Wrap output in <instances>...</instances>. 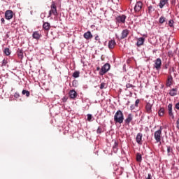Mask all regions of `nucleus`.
<instances>
[{
	"label": "nucleus",
	"mask_w": 179,
	"mask_h": 179,
	"mask_svg": "<svg viewBox=\"0 0 179 179\" xmlns=\"http://www.w3.org/2000/svg\"><path fill=\"white\" fill-rule=\"evenodd\" d=\"M114 122L115 124H122L124 122V113L121 110H118L115 113Z\"/></svg>",
	"instance_id": "nucleus-1"
},
{
	"label": "nucleus",
	"mask_w": 179,
	"mask_h": 179,
	"mask_svg": "<svg viewBox=\"0 0 179 179\" xmlns=\"http://www.w3.org/2000/svg\"><path fill=\"white\" fill-rule=\"evenodd\" d=\"M50 10L49 11V15L48 17H51V16H58V11L57 10V6L55 5V2L52 1L50 6Z\"/></svg>",
	"instance_id": "nucleus-2"
},
{
	"label": "nucleus",
	"mask_w": 179,
	"mask_h": 179,
	"mask_svg": "<svg viewBox=\"0 0 179 179\" xmlns=\"http://www.w3.org/2000/svg\"><path fill=\"white\" fill-rule=\"evenodd\" d=\"M162 131H163V128L162 127H160L159 129L157 130L154 133V138H155L157 143H159V142H160V141H162Z\"/></svg>",
	"instance_id": "nucleus-3"
},
{
	"label": "nucleus",
	"mask_w": 179,
	"mask_h": 179,
	"mask_svg": "<svg viewBox=\"0 0 179 179\" xmlns=\"http://www.w3.org/2000/svg\"><path fill=\"white\" fill-rule=\"evenodd\" d=\"M110 64L106 63L105 64L101 69V71H99V75H101V76H103V75H106V73L108 71H110Z\"/></svg>",
	"instance_id": "nucleus-4"
},
{
	"label": "nucleus",
	"mask_w": 179,
	"mask_h": 179,
	"mask_svg": "<svg viewBox=\"0 0 179 179\" xmlns=\"http://www.w3.org/2000/svg\"><path fill=\"white\" fill-rule=\"evenodd\" d=\"M116 23H125V20H127V15H117L115 17Z\"/></svg>",
	"instance_id": "nucleus-5"
},
{
	"label": "nucleus",
	"mask_w": 179,
	"mask_h": 179,
	"mask_svg": "<svg viewBox=\"0 0 179 179\" xmlns=\"http://www.w3.org/2000/svg\"><path fill=\"white\" fill-rule=\"evenodd\" d=\"M155 64L154 66L157 71H160L162 69V59L157 58L154 61Z\"/></svg>",
	"instance_id": "nucleus-6"
},
{
	"label": "nucleus",
	"mask_w": 179,
	"mask_h": 179,
	"mask_svg": "<svg viewBox=\"0 0 179 179\" xmlns=\"http://www.w3.org/2000/svg\"><path fill=\"white\" fill-rule=\"evenodd\" d=\"M5 17L7 20H10L13 17V11L8 10L5 13Z\"/></svg>",
	"instance_id": "nucleus-7"
},
{
	"label": "nucleus",
	"mask_w": 179,
	"mask_h": 179,
	"mask_svg": "<svg viewBox=\"0 0 179 179\" xmlns=\"http://www.w3.org/2000/svg\"><path fill=\"white\" fill-rule=\"evenodd\" d=\"M168 114L171 116L172 120H174V113H173V103L168 105Z\"/></svg>",
	"instance_id": "nucleus-8"
},
{
	"label": "nucleus",
	"mask_w": 179,
	"mask_h": 179,
	"mask_svg": "<svg viewBox=\"0 0 179 179\" xmlns=\"http://www.w3.org/2000/svg\"><path fill=\"white\" fill-rule=\"evenodd\" d=\"M134 120V115H132V114L129 113L127 118L124 120V124H126V125H129V124H131V122Z\"/></svg>",
	"instance_id": "nucleus-9"
},
{
	"label": "nucleus",
	"mask_w": 179,
	"mask_h": 179,
	"mask_svg": "<svg viewBox=\"0 0 179 179\" xmlns=\"http://www.w3.org/2000/svg\"><path fill=\"white\" fill-rule=\"evenodd\" d=\"M143 5V4L142 3V1H137L134 6L135 12H139V10H141V9H142Z\"/></svg>",
	"instance_id": "nucleus-10"
},
{
	"label": "nucleus",
	"mask_w": 179,
	"mask_h": 179,
	"mask_svg": "<svg viewBox=\"0 0 179 179\" xmlns=\"http://www.w3.org/2000/svg\"><path fill=\"white\" fill-rule=\"evenodd\" d=\"M143 137V134H142V133L137 134V136L136 138V142L138 143V145H142Z\"/></svg>",
	"instance_id": "nucleus-11"
},
{
	"label": "nucleus",
	"mask_w": 179,
	"mask_h": 179,
	"mask_svg": "<svg viewBox=\"0 0 179 179\" xmlns=\"http://www.w3.org/2000/svg\"><path fill=\"white\" fill-rule=\"evenodd\" d=\"M69 95L70 99L75 100V99H76V97L78 96V92H76V91L72 90H70Z\"/></svg>",
	"instance_id": "nucleus-12"
},
{
	"label": "nucleus",
	"mask_w": 179,
	"mask_h": 179,
	"mask_svg": "<svg viewBox=\"0 0 179 179\" xmlns=\"http://www.w3.org/2000/svg\"><path fill=\"white\" fill-rule=\"evenodd\" d=\"M145 44V38L140 37L137 38L136 45L137 47H141V45H143Z\"/></svg>",
	"instance_id": "nucleus-13"
},
{
	"label": "nucleus",
	"mask_w": 179,
	"mask_h": 179,
	"mask_svg": "<svg viewBox=\"0 0 179 179\" xmlns=\"http://www.w3.org/2000/svg\"><path fill=\"white\" fill-rule=\"evenodd\" d=\"M173 82V76H169L168 78L166 80V87H170V86H172Z\"/></svg>",
	"instance_id": "nucleus-14"
},
{
	"label": "nucleus",
	"mask_w": 179,
	"mask_h": 179,
	"mask_svg": "<svg viewBox=\"0 0 179 179\" xmlns=\"http://www.w3.org/2000/svg\"><path fill=\"white\" fill-rule=\"evenodd\" d=\"M121 39L124 40V38H127L128 37V34H129V30L125 29L122 31Z\"/></svg>",
	"instance_id": "nucleus-15"
},
{
	"label": "nucleus",
	"mask_w": 179,
	"mask_h": 179,
	"mask_svg": "<svg viewBox=\"0 0 179 179\" xmlns=\"http://www.w3.org/2000/svg\"><path fill=\"white\" fill-rule=\"evenodd\" d=\"M32 37L35 40H40V38H41V34H40L38 31H34L32 34Z\"/></svg>",
	"instance_id": "nucleus-16"
},
{
	"label": "nucleus",
	"mask_w": 179,
	"mask_h": 179,
	"mask_svg": "<svg viewBox=\"0 0 179 179\" xmlns=\"http://www.w3.org/2000/svg\"><path fill=\"white\" fill-rule=\"evenodd\" d=\"M83 37L86 40H90V38H93V35L92 34V32H90V31H87L84 34Z\"/></svg>",
	"instance_id": "nucleus-17"
},
{
	"label": "nucleus",
	"mask_w": 179,
	"mask_h": 179,
	"mask_svg": "<svg viewBox=\"0 0 179 179\" xmlns=\"http://www.w3.org/2000/svg\"><path fill=\"white\" fill-rule=\"evenodd\" d=\"M177 92H178V88L177 87L176 88H173L169 91V94L174 97V96H177Z\"/></svg>",
	"instance_id": "nucleus-18"
},
{
	"label": "nucleus",
	"mask_w": 179,
	"mask_h": 179,
	"mask_svg": "<svg viewBox=\"0 0 179 179\" xmlns=\"http://www.w3.org/2000/svg\"><path fill=\"white\" fill-rule=\"evenodd\" d=\"M115 41L114 40H110L108 42V48H110V50H113V48H114V47H115Z\"/></svg>",
	"instance_id": "nucleus-19"
},
{
	"label": "nucleus",
	"mask_w": 179,
	"mask_h": 179,
	"mask_svg": "<svg viewBox=\"0 0 179 179\" xmlns=\"http://www.w3.org/2000/svg\"><path fill=\"white\" fill-rule=\"evenodd\" d=\"M113 152L115 153H117L118 152V142H117V141H115L113 145Z\"/></svg>",
	"instance_id": "nucleus-20"
},
{
	"label": "nucleus",
	"mask_w": 179,
	"mask_h": 179,
	"mask_svg": "<svg viewBox=\"0 0 179 179\" xmlns=\"http://www.w3.org/2000/svg\"><path fill=\"white\" fill-rule=\"evenodd\" d=\"M50 27H51V24H50V22H45L43 24V28L44 29V30L48 31L50 30Z\"/></svg>",
	"instance_id": "nucleus-21"
},
{
	"label": "nucleus",
	"mask_w": 179,
	"mask_h": 179,
	"mask_svg": "<svg viewBox=\"0 0 179 179\" xmlns=\"http://www.w3.org/2000/svg\"><path fill=\"white\" fill-rule=\"evenodd\" d=\"M145 109L147 113H150V111H152V104H150V103H148L145 106Z\"/></svg>",
	"instance_id": "nucleus-22"
},
{
	"label": "nucleus",
	"mask_w": 179,
	"mask_h": 179,
	"mask_svg": "<svg viewBox=\"0 0 179 179\" xmlns=\"http://www.w3.org/2000/svg\"><path fill=\"white\" fill-rule=\"evenodd\" d=\"M17 53L18 57L20 58V59H23V50L21 49H18Z\"/></svg>",
	"instance_id": "nucleus-23"
},
{
	"label": "nucleus",
	"mask_w": 179,
	"mask_h": 179,
	"mask_svg": "<svg viewBox=\"0 0 179 179\" xmlns=\"http://www.w3.org/2000/svg\"><path fill=\"white\" fill-rule=\"evenodd\" d=\"M164 111H165L164 108H160V109L158 111L159 116L163 117V115H164Z\"/></svg>",
	"instance_id": "nucleus-24"
},
{
	"label": "nucleus",
	"mask_w": 179,
	"mask_h": 179,
	"mask_svg": "<svg viewBox=\"0 0 179 179\" xmlns=\"http://www.w3.org/2000/svg\"><path fill=\"white\" fill-rule=\"evenodd\" d=\"M103 132H104V129L101 126H99L96 129V134H103Z\"/></svg>",
	"instance_id": "nucleus-25"
},
{
	"label": "nucleus",
	"mask_w": 179,
	"mask_h": 179,
	"mask_svg": "<svg viewBox=\"0 0 179 179\" xmlns=\"http://www.w3.org/2000/svg\"><path fill=\"white\" fill-rule=\"evenodd\" d=\"M136 162H138V163H141L142 162V155L140 153H137L136 155Z\"/></svg>",
	"instance_id": "nucleus-26"
},
{
	"label": "nucleus",
	"mask_w": 179,
	"mask_h": 179,
	"mask_svg": "<svg viewBox=\"0 0 179 179\" xmlns=\"http://www.w3.org/2000/svg\"><path fill=\"white\" fill-rule=\"evenodd\" d=\"M22 94L23 95L25 94V96H26L27 97H29V96H30V92H29L28 90H23L22 92Z\"/></svg>",
	"instance_id": "nucleus-27"
},
{
	"label": "nucleus",
	"mask_w": 179,
	"mask_h": 179,
	"mask_svg": "<svg viewBox=\"0 0 179 179\" xmlns=\"http://www.w3.org/2000/svg\"><path fill=\"white\" fill-rule=\"evenodd\" d=\"M80 75V72L79 71H76L73 73V78H79V76Z\"/></svg>",
	"instance_id": "nucleus-28"
},
{
	"label": "nucleus",
	"mask_w": 179,
	"mask_h": 179,
	"mask_svg": "<svg viewBox=\"0 0 179 179\" xmlns=\"http://www.w3.org/2000/svg\"><path fill=\"white\" fill-rule=\"evenodd\" d=\"M167 3V1H161L160 3H159V8L162 9L163 8V6Z\"/></svg>",
	"instance_id": "nucleus-29"
},
{
	"label": "nucleus",
	"mask_w": 179,
	"mask_h": 179,
	"mask_svg": "<svg viewBox=\"0 0 179 179\" xmlns=\"http://www.w3.org/2000/svg\"><path fill=\"white\" fill-rule=\"evenodd\" d=\"M4 54H6V55H10V50L8 48H5L4 49V51H3Z\"/></svg>",
	"instance_id": "nucleus-30"
},
{
	"label": "nucleus",
	"mask_w": 179,
	"mask_h": 179,
	"mask_svg": "<svg viewBox=\"0 0 179 179\" xmlns=\"http://www.w3.org/2000/svg\"><path fill=\"white\" fill-rule=\"evenodd\" d=\"M159 22L161 24H163V23H164V22H166V17H164V16H162L159 20Z\"/></svg>",
	"instance_id": "nucleus-31"
},
{
	"label": "nucleus",
	"mask_w": 179,
	"mask_h": 179,
	"mask_svg": "<svg viewBox=\"0 0 179 179\" xmlns=\"http://www.w3.org/2000/svg\"><path fill=\"white\" fill-rule=\"evenodd\" d=\"M169 27H174V21L173 20H170L169 21Z\"/></svg>",
	"instance_id": "nucleus-32"
},
{
	"label": "nucleus",
	"mask_w": 179,
	"mask_h": 179,
	"mask_svg": "<svg viewBox=\"0 0 179 179\" xmlns=\"http://www.w3.org/2000/svg\"><path fill=\"white\" fill-rule=\"evenodd\" d=\"M100 89L103 90V89H106V83H101L100 85Z\"/></svg>",
	"instance_id": "nucleus-33"
},
{
	"label": "nucleus",
	"mask_w": 179,
	"mask_h": 179,
	"mask_svg": "<svg viewBox=\"0 0 179 179\" xmlns=\"http://www.w3.org/2000/svg\"><path fill=\"white\" fill-rule=\"evenodd\" d=\"M87 121H89L90 122V121H92V114H87Z\"/></svg>",
	"instance_id": "nucleus-34"
},
{
	"label": "nucleus",
	"mask_w": 179,
	"mask_h": 179,
	"mask_svg": "<svg viewBox=\"0 0 179 179\" xmlns=\"http://www.w3.org/2000/svg\"><path fill=\"white\" fill-rule=\"evenodd\" d=\"M167 153L168 156H170V153H171V148L170 146H167Z\"/></svg>",
	"instance_id": "nucleus-35"
},
{
	"label": "nucleus",
	"mask_w": 179,
	"mask_h": 179,
	"mask_svg": "<svg viewBox=\"0 0 179 179\" xmlns=\"http://www.w3.org/2000/svg\"><path fill=\"white\" fill-rule=\"evenodd\" d=\"M126 87L127 89H129L131 87H135V86H134L132 84L129 83L126 85Z\"/></svg>",
	"instance_id": "nucleus-36"
},
{
	"label": "nucleus",
	"mask_w": 179,
	"mask_h": 179,
	"mask_svg": "<svg viewBox=\"0 0 179 179\" xmlns=\"http://www.w3.org/2000/svg\"><path fill=\"white\" fill-rule=\"evenodd\" d=\"M140 100L139 99H136V101H135V104H134V106H136V107H138L139 106V103H140Z\"/></svg>",
	"instance_id": "nucleus-37"
},
{
	"label": "nucleus",
	"mask_w": 179,
	"mask_h": 179,
	"mask_svg": "<svg viewBox=\"0 0 179 179\" xmlns=\"http://www.w3.org/2000/svg\"><path fill=\"white\" fill-rule=\"evenodd\" d=\"M6 64H8V60H6L5 59H3V61H2V66H5L6 65Z\"/></svg>",
	"instance_id": "nucleus-38"
},
{
	"label": "nucleus",
	"mask_w": 179,
	"mask_h": 179,
	"mask_svg": "<svg viewBox=\"0 0 179 179\" xmlns=\"http://www.w3.org/2000/svg\"><path fill=\"white\" fill-rule=\"evenodd\" d=\"M14 97L15 99H19V97H20V94H19V92H15L14 94Z\"/></svg>",
	"instance_id": "nucleus-39"
},
{
	"label": "nucleus",
	"mask_w": 179,
	"mask_h": 179,
	"mask_svg": "<svg viewBox=\"0 0 179 179\" xmlns=\"http://www.w3.org/2000/svg\"><path fill=\"white\" fill-rule=\"evenodd\" d=\"M135 108H136V106L134 104L130 106V110L131 111H134V110H135Z\"/></svg>",
	"instance_id": "nucleus-40"
},
{
	"label": "nucleus",
	"mask_w": 179,
	"mask_h": 179,
	"mask_svg": "<svg viewBox=\"0 0 179 179\" xmlns=\"http://www.w3.org/2000/svg\"><path fill=\"white\" fill-rule=\"evenodd\" d=\"M41 19H44L45 17V13H43L41 14Z\"/></svg>",
	"instance_id": "nucleus-41"
},
{
	"label": "nucleus",
	"mask_w": 179,
	"mask_h": 179,
	"mask_svg": "<svg viewBox=\"0 0 179 179\" xmlns=\"http://www.w3.org/2000/svg\"><path fill=\"white\" fill-rule=\"evenodd\" d=\"M176 128H178V129H179V118L176 121Z\"/></svg>",
	"instance_id": "nucleus-42"
},
{
	"label": "nucleus",
	"mask_w": 179,
	"mask_h": 179,
	"mask_svg": "<svg viewBox=\"0 0 179 179\" xmlns=\"http://www.w3.org/2000/svg\"><path fill=\"white\" fill-rule=\"evenodd\" d=\"M175 108H176V110H179V102H178V103L175 105Z\"/></svg>",
	"instance_id": "nucleus-43"
},
{
	"label": "nucleus",
	"mask_w": 179,
	"mask_h": 179,
	"mask_svg": "<svg viewBox=\"0 0 179 179\" xmlns=\"http://www.w3.org/2000/svg\"><path fill=\"white\" fill-rule=\"evenodd\" d=\"M95 40H96V41H100V38H99V35H96L95 36Z\"/></svg>",
	"instance_id": "nucleus-44"
},
{
	"label": "nucleus",
	"mask_w": 179,
	"mask_h": 179,
	"mask_svg": "<svg viewBox=\"0 0 179 179\" xmlns=\"http://www.w3.org/2000/svg\"><path fill=\"white\" fill-rule=\"evenodd\" d=\"M146 179H152V174L148 173V177L146 178Z\"/></svg>",
	"instance_id": "nucleus-45"
},
{
	"label": "nucleus",
	"mask_w": 179,
	"mask_h": 179,
	"mask_svg": "<svg viewBox=\"0 0 179 179\" xmlns=\"http://www.w3.org/2000/svg\"><path fill=\"white\" fill-rule=\"evenodd\" d=\"M154 9H153V6H150L149 7H148V10H153Z\"/></svg>",
	"instance_id": "nucleus-46"
},
{
	"label": "nucleus",
	"mask_w": 179,
	"mask_h": 179,
	"mask_svg": "<svg viewBox=\"0 0 179 179\" xmlns=\"http://www.w3.org/2000/svg\"><path fill=\"white\" fill-rule=\"evenodd\" d=\"M1 23H3V24H5V19H4V18H1Z\"/></svg>",
	"instance_id": "nucleus-47"
},
{
	"label": "nucleus",
	"mask_w": 179,
	"mask_h": 179,
	"mask_svg": "<svg viewBox=\"0 0 179 179\" xmlns=\"http://www.w3.org/2000/svg\"><path fill=\"white\" fill-rule=\"evenodd\" d=\"M75 83H76V80L73 81V85H75Z\"/></svg>",
	"instance_id": "nucleus-48"
},
{
	"label": "nucleus",
	"mask_w": 179,
	"mask_h": 179,
	"mask_svg": "<svg viewBox=\"0 0 179 179\" xmlns=\"http://www.w3.org/2000/svg\"><path fill=\"white\" fill-rule=\"evenodd\" d=\"M96 71H100V67H97Z\"/></svg>",
	"instance_id": "nucleus-49"
},
{
	"label": "nucleus",
	"mask_w": 179,
	"mask_h": 179,
	"mask_svg": "<svg viewBox=\"0 0 179 179\" xmlns=\"http://www.w3.org/2000/svg\"><path fill=\"white\" fill-rule=\"evenodd\" d=\"M63 101H66V99H65V97H64Z\"/></svg>",
	"instance_id": "nucleus-50"
},
{
	"label": "nucleus",
	"mask_w": 179,
	"mask_h": 179,
	"mask_svg": "<svg viewBox=\"0 0 179 179\" xmlns=\"http://www.w3.org/2000/svg\"><path fill=\"white\" fill-rule=\"evenodd\" d=\"M104 15H105V16H106V15H107V11L105 12Z\"/></svg>",
	"instance_id": "nucleus-51"
},
{
	"label": "nucleus",
	"mask_w": 179,
	"mask_h": 179,
	"mask_svg": "<svg viewBox=\"0 0 179 179\" xmlns=\"http://www.w3.org/2000/svg\"><path fill=\"white\" fill-rule=\"evenodd\" d=\"M161 1H167V0H161Z\"/></svg>",
	"instance_id": "nucleus-52"
}]
</instances>
